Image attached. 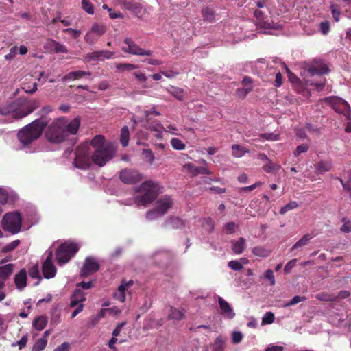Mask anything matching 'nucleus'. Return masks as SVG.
I'll return each mask as SVG.
<instances>
[{"label": "nucleus", "instance_id": "obj_1", "mask_svg": "<svg viewBox=\"0 0 351 351\" xmlns=\"http://www.w3.org/2000/svg\"><path fill=\"white\" fill-rule=\"evenodd\" d=\"M80 123V117H76L70 122L64 117L58 118L48 127L45 133L46 138L53 143L64 142L69 135L77 133Z\"/></svg>", "mask_w": 351, "mask_h": 351}, {"label": "nucleus", "instance_id": "obj_2", "mask_svg": "<svg viewBox=\"0 0 351 351\" xmlns=\"http://www.w3.org/2000/svg\"><path fill=\"white\" fill-rule=\"evenodd\" d=\"M136 195L134 202L138 206H147L156 199L160 193V186L158 182L151 180L142 182L135 189Z\"/></svg>", "mask_w": 351, "mask_h": 351}, {"label": "nucleus", "instance_id": "obj_3", "mask_svg": "<svg viewBox=\"0 0 351 351\" xmlns=\"http://www.w3.org/2000/svg\"><path fill=\"white\" fill-rule=\"evenodd\" d=\"M48 122L46 118H40L25 125L17 134L19 141L24 146L30 145L41 136Z\"/></svg>", "mask_w": 351, "mask_h": 351}, {"label": "nucleus", "instance_id": "obj_4", "mask_svg": "<svg viewBox=\"0 0 351 351\" xmlns=\"http://www.w3.org/2000/svg\"><path fill=\"white\" fill-rule=\"evenodd\" d=\"M173 204V201L169 195H165L156 199L154 208L147 212L146 218L148 220H154L163 216L172 207Z\"/></svg>", "mask_w": 351, "mask_h": 351}, {"label": "nucleus", "instance_id": "obj_5", "mask_svg": "<svg viewBox=\"0 0 351 351\" xmlns=\"http://www.w3.org/2000/svg\"><path fill=\"white\" fill-rule=\"evenodd\" d=\"M90 145L88 142L80 145L75 150L73 164L75 167L80 169H86L90 165L92 159L90 157Z\"/></svg>", "mask_w": 351, "mask_h": 351}, {"label": "nucleus", "instance_id": "obj_6", "mask_svg": "<svg viewBox=\"0 0 351 351\" xmlns=\"http://www.w3.org/2000/svg\"><path fill=\"white\" fill-rule=\"evenodd\" d=\"M116 152V149L111 143L97 147L92 154V161L99 167H103L110 160Z\"/></svg>", "mask_w": 351, "mask_h": 351}, {"label": "nucleus", "instance_id": "obj_7", "mask_svg": "<svg viewBox=\"0 0 351 351\" xmlns=\"http://www.w3.org/2000/svg\"><path fill=\"white\" fill-rule=\"evenodd\" d=\"M22 217L18 212L6 213L2 219V228L5 231L17 234L21 230Z\"/></svg>", "mask_w": 351, "mask_h": 351}, {"label": "nucleus", "instance_id": "obj_8", "mask_svg": "<svg viewBox=\"0 0 351 351\" xmlns=\"http://www.w3.org/2000/svg\"><path fill=\"white\" fill-rule=\"evenodd\" d=\"M79 250V246L75 243H64L56 251V259L59 264L68 263Z\"/></svg>", "mask_w": 351, "mask_h": 351}, {"label": "nucleus", "instance_id": "obj_9", "mask_svg": "<svg viewBox=\"0 0 351 351\" xmlns=\"http://www.w3.org/2000/svg\"><path fill=\"white\" fill-rule=\"evenodd\" d=\"M120 180L126 184H134L143 179V176L138 170L125 168L119 172Z\"/></svg>", "mask_w": 351, "mask_h": 351}, {"label": "nucleus", "instance_id": "obj_10", "mask_svg": "<svg viewBox=\"0 0 351 351\" xmlns=\"http://www.w3.org/2000/svg\"><path fill=\"white\" fill-rule=\"evenodd\" d=\"M124 45L121 49L125 53H128L136 56H148L152 55V51L145 50L140 47L132 39L126 38L124 41Z\"/></svg>", "mask_w": 351, "mask_h": 351}, {"label": "nucleus", "instance_id": "obj_11", "mask_svg": "<svg viewBox=\"0 0 351 351\" xmlns=\"http://www.w3.org/2000/svg\"><path fill=\"white\" fill-rule=\"evenodd\" d=\"M326 100L328 101L333 109L339 114H343L348 118L350 116L351 108L345 100L339 97H327Z\"/></svg>", "mask_w": 351, "mask_h": 351}, {"label": "nucleus", "instance_id": "obj_12", "mask_svg": "<svg viewBox=\"0 0 351 351\" xmlns=\"http://www.w3.org/2000/svg\"><path fill=\"white\" fill-rule=\"evenodd\" d=\"M24 101V98H19L10 103L0 105V114L8 115L12 114L13 117L15 119V114L19 111L20 107L23 106Z\"/></svg>", "mask_w": 351, "mask_h": 351}, {"label": "nucleus", "instance_id": "obj_13", "mask_svg": "<svg viewBox=\"0 0 351 351\" xmlns=\"http://www.w3.org/2000/svg\"><path fill=\"white\" fill-rule=\"evenodd\" d=\"M24 99L25 101L23 104V106L20 107L19 111L15 114L16 119H20L26 117L34 112L40 106V101L38 99H33L30 101H27L25 99Z\"/></svg>", "mask_w": 351, "mask_h": 351}, {"label": "nucleus", "instance_id": "obj_14", "mask_svg": "<svg viewBox=\"0 0 351 351\" xmlns=\"http://www.w3.org/2000/svg\"><path fill=\"white\" fill-rule=\"evenodd\" d=\"M100 265L93 257H87L80 271V276L82 278L88 276L99 269Z\"/></svg>", "mask_w": 351, "mask_h": 351}, {"label": "nucleus", "instance_id": "obj_15", "mask_svg": "<svg viewBox=\"0 0 351 351\" xmlns=\"http://www.w3.org/2000/svg\"><path fill=\"white\" fill-rule=\"evenodd\" d=\"M42 271L45 278L49 279L55 276L56 268L51 261V255L49 254L42 265Z\"/></svg>", "mask_w": 351, "mask_h": 351}, {"label": "nucleus", "instance_id": "obj_16", "mask_svg": "<svg viewBox=\"0 0 351 351\" xmlns=\"http://www.w3.org/2000/svg\"><path fill=\"white\" fill-rule=\"evenodd\" d=\"M183 167L193 177L197 176L199 174H202V175H212L213 174V173L206 167L195 166L191 162L185 164L183 166Z\"/></svg>", "mask_w": 351, "mask_h": 351}, {"label": "nucleus", "instance_id": "obj_17", "mask_svg": "<svg viewBox=\"0 0 351 351\" xmlns=\"http://www.w3.org/2000/svg\"><path fill=\"white\" fill-rule=\"evenodd\" d=\"M308 71L311 75H324L329 72L328 66L322 62L314 61L311 65L309 66Z\"/></svg>", "mask_w": 351, "mask_h": 351}, {"label": "nucleus", "instance_id": "obj_18", "mask_svg": "<svg viewBox=\"0 0 351 351\" xmlns=\"http://www.w3.org/2000/svg\"><path fill=\"white\" fill-rule=\"evenodd\" d=\"M218 303L222 315L228 319H232L234 317L235 313L228 302H226L223 298L218 297Z\"/></svg>", "mask_w": 351, "mask_h": 351}, {"label": "nucleus", "instance_id": "obj_19", "mask_svg": "<svg viewBox=\"0 0 351 351\" xmlns=\"http://www.w3.org/2000/svg\"><path fill=\"white\" fill-rule=\"evenodd\" d=\"M15 268L14 264L8 263L0 266V282L5 285V281L11 276Z\"/></svg>", "mask_w": 351, "mask_h": 351}, {"label": "nucleus", "instance_id": "obj_20", "mask_svg": "<svg viewBox=\"0 0 351 351\" xmlns=\"http://www.w3.org/2000/svg\"><path fill=\"white\" fill-rule=\"evenodd\" d=\"M27 272L25 269H22L16 274L14 277V283L16 288L22 290L27 285Z\"/></svg>", "mask_w": 351, "mask_h": 351}, {"label": "nucleus", "instance_id": "obj_21", "mask_svg": "<svg viewBox=\"0 0 351 351\" xmlns=\"http://www.w3.org/2000/svg\"><path fill=\"white\" fill-rule=\"evenodd\" d=\"M202 15L204 21L212 23L215 21L216 12L214 8L206 6L202 9Z\"/></svg>", "mask_w": 351, "mask_h": 351}, {"label": "nucleus", "instance_id": "obj_22", "mask_svg": "<svg viewBox=\"0 0 351 351\" xmlns=\"http://www.w3.org/2000/svg\"><path fill=\"white\" fill-rule=\"evenodd\" d=\"M85 300L86 298L83 291L80 289H76L71 298L70 306L71 307H75Z\"/></svg>", "mask_w": 351, "mask_h": 351}, {"label": "nucleus", "instance_id": "obj_23", "mask_svg": "<svg viewBox=\"0 0 351 351\" xmlns=\"http://www.w3.org/2000/svg\"><path fill=\"white\" fill-rule=\"evenodd\" d=\"M125 8L131 11L136 16H139L143 12V6L138 2L128 1L124 3Z\"/></svg>", "mask_w": 351, "mask_h": 351}, {"label": "nucleus", "instance_id": "obj_24", "mask_svg": "<svg viewBox=\"0 0 351 351\" xmlns=\"http://www.w3.org/2000/svg\"><path fill=\"white\" fill-rule=\"evenodd\" d=\"M91 75L90 72H86L84 71H75L69 72L68 74L64 75L62 78L64 81L68 80H75L82 78L85 76H89Z\"/></svg>", "mask_w": 351, "mask_h": 351}, {"label": "nucleus", "instance_id": "obj_25", "mask_svg": "<svg viewBox=\"0 0 351 351\" xmlns=\"http://www.w3.org/2000/svg\"><path fill=\"white\" fill-rule=\"evenodd\" d=\"M332 169L331 160H321L315 165L317 173H323L329 171Z\"/></svg>", "mask_w": 351, "mask_h": 351}, {"label": "nucleus", "instance_id": "obj_26", "mask_svg": "<svg viewBox=\"0 0 351 351\" xmlns=\"http://www.w3.org/2000/svg\"><path fill=\"white\" fill-rule=\"evenodd\" d=\"M48 44L51 48L53 49L56 53H66L69 51L67 47L64 45L55 40H49L48 41Z\"/></svg>", "mask_w": 351, "mask_h": 351}, {"label": "nucleus", "instance_id": "obj_27", "mask_svg": "<svg viewBox=\"0 0 351 351\" xmlns=\"http://www.w3.org/2000/svg\"><path fill=\"white\" fill-rule=\"evenodd\" d=\"M313 236L310 234H304L299 241H298L291 247V251L293 252V250L299 248H302V247H304L308 245L310 240L313 239Z\"/></svg>", "mask_w": 351, "mask_h": 351}, {"label": "nucleus", "instance_id": "obj_28", "mask_svg": "<svg viewBox=\"0 0 351 351\" xmlns=\"http://www.w3.org/2000/svg\"><path fill=\"white\" fill-rule=\"evenodd\" d=\"M280 168L279 164L274 163L271 160L263 166V169L267 173H276Z\"/></svg>", "mask_w": 351, "mask_h": 351}, {"label": "nucleus", "instance_id": "obj_29", "mask_svg": "<svg viewBox=\"0 0 351 351\" xmlns=\"http://www.w3.org/2000/svg\"><path fill=\"white\" fill-rule=\"evenodd\" d=\"M130 140V132L128 126H123L121 130L120 143L123 147H127Z\"/></svg>", "mask_w": 351, "mask_h": 351}, {"label": "nucleus", "instance_id": "obj_30", "mask_svg": "<svg viewBox=\"0 0 351 351\" xmlns=\"http://www.w3.org/2000/svg\"><path fill=\"white\" fill-rule=\"evenodd\" d=\"M106 27L102 23H95L93 24L90 31L99 38L106 32Z\"/></svg>", "mask_w": 351, "mask_h": 351}, {"label": "nucleus", "instance_id": "obj_31", "mask_svg": "<svg viewBox=\"0 0 351 351\" xmlns=\"http://www.w3.org/2000/svg\"><path fill=\"white\" fill-rule=\"evenodd\" d=\"M47 324V319L45 316L41 315L39 317H37L34 322H33V326L35 329L37 330H42L45 328Z\"/></svg>", "mask_w": 351, "mask_h": 351}, {"label": "nucleus", "instance_id": "obj_32", "mask_svg": "<svg viewBox=\"0 0 351 351\" xmlns=\"http://www.w3.org/2000/svg\"><path fill=\"white\" fill-rule=\"evenodd\" d=\"M245 246V239L240 237L238 241L234 242L232 245V250L237 254H241Z\"/></svg>", "mask_w": 351, "mask_h": 351}, {"label": "nucleus", "instance_id": "obj_33", "mask_svg": "<svg viewBox=\"0 0 351 351\" xmlns=\"http://www.w3.org/2000/svg\"><path fill=\"white\" fill-rule=\"evenodd\" d=\"M184 317V312L182 310L171 307L170 313L168 315L169 319L181 320Z\"/></svg>", "mask_w": 351, "mask_h": 351}, {"label": "nucleus", "instance_id": "obj_34", "mask_svg": "<svg viewBox=\"0 0 351 351\" xmlns=\"http://www.w3.org/2000/svg\"><path fill=\"white\" fill-rule=\"evenodd\" d=\"M168 92L180 101H182L184 98V90L180 87L171 86L168 89Z\"/></svg>", "mask_w": 351, "mask_h": 351}, {"label": "nucleus", "instance_id": "obj_35", "mask_svg": "<svg viewBox=\"0 0 351 351\" xmlns=\"http://www.w3.org/2000/svg\"><path fill=\"white\" fill-rule=\"evenodd\" d=\"M105 143V138L102 135H97L95 136L90 141L89 145L93 146L95 148L106 146L108 143Z\"/></svg>", "mask_w": 351, "mask_h": 351}, {"label": "nucleus", "instance_id": "obj_36", "mask_svg": "<svg viewBox=\"0 0 351 351\" xmlns=\"http://www.w3.org/2000/svg\"><path fill=\"white\" fill-rule=\"evenodd\" d=\"M315 298L319 301L324 302H335L334 294H330L327 292H322L315 295Z\"/></svg>", "mask_w": 351, "mask_h": 351}, {"label": "nucleus", "instance_id": "obj_37", "mask_svg": "<svg viewBox=\"0 0 351 351\" xmlns=\"http://www.w3.org/2000/svg\"><path fill=\"white\" fill-rule=\"evenodd\" d=\"M270 252L269 250L260 246L255 247L252 249V253L255 256L260 257H267L270 254Z\"/></svg>", "mask_w": 351, "mask_h": 351}, {"label": "nucleus", "instance_id": "obj_38", "mask_svg": "<svg viewBox=\"0 0 351 351\" xmlns=\"http://www.w3.org/2000/svg\"><path fill=\"white\" fill-rule=\"evenodd\" d=\"M232 154L234 156L239 158L243 156L248 150L245 149L241 145L234 144L232 145Z\"/></svg>", "mask_w": 351, "mask_h": 351}, {"label": "nucleus", "instance_id": "obj_39", "mask_svg": "<svg viewBox=\"0 0 351 351\" xmlns=\"http://www.w3.org/2000/svg\"><path fill=\"white\" fill-rule=\"evenodd\" d=\"M47 344V339H39L36 341V343L33 346L32 351H42L45 348Z\"/></svg>", "mask_w": 351, "mask_h": 351}, {"label": "nucleus", "instance_id": "obj_40", "mask_svg": "<svg viewBox=\"0 0 351 351\" xmlns=\"http://www.w3.org/2000/svg\"><path fill=\"white\" fill-rule=\"evenodd\" d=\"M166 224L171 225L173 228H180L183 226L182 220L178 217H171L166 221Z\"/></svg>", "mask_w": 351, "mask_h": 351}, {"label": "nucleus", "instance_id": "obj_41", "mask_svg": "<svg viewBox=\"0 0 351 351\" xmlns=\"http://www.w3.org/2000/svg\"><path fill=\"white\" fill-rule=\"evenodd\" d=\"M20 243V240H14L11 243L3 246L2 248V252L5 253L12 252L19 245Z\"/></svg>", "mask_w": 351, "mask_h": 351}, {"label": "nucleus", "instance_id": "obj_42", "mask_svg": "<svg viewBox=\"0 0 351 351\" xmlns=\"http://www.w3.org/2000/svg\"><path fill=\"white\" fill-rule=\"evenodd\" d=\"M298 206V204L296 202L293 201L287 204H286L285 206L282 207L280 210H279V213L282 215H285L287 212L289 210H291L293 209L296 208Z\"/></svg>", "mask_w": 351, "mask_h": 351}, {"label": "nucleus", "instance_id": "obj_43", "mask_svg": "<svg viewBox=\"0 0 351 351\" xmlns=\"http://www.w3.org/2000/svg\"><path fill=\"white\" fill-rule=\"evenodd\" d=\"M82 9L89 14H94V7L93 3L88 0H82Z\"/></svg>", "mask_w": 351, "mask_h": 351}, {"label": "nucleus", "instance_id": "obj_44", "mask_svg": "<svg viewBox=\"0 0 351 351\" xmlns=\"http://www.w3.org/2000/svg\"><path fill=\"white\" fill-rule=\"evenodd\" d=\"M171 145L174 149L183 150L185 149V144L178 138H173L171 140Z\"/></svg>", "mask_w": 351, "mask_h": 351}, {"label": "nucleus", "instance_id": "obj_45", "mask_svg": "<svg viewBox=\"0 0 351 351\" xmlns=\"http://www.w3.org/2000/svg\"><path fill=\"white\" fill-rule=\"evenodd\" d=\"M275 315L272 312H267L262 318V325L271 324L274 322Z\"/></svg>", "mask_w": 351, "mask_h": 351}, {"label": "nucleus", "instance_id": "obj_46", "mask_svg": "<svg viewBox=\"0 0 351 351\" xmlns=\"http://www.w3.org/2000/svg\"><path fill=\"white\" fill-rule=\"evenodd\" d=\"M330 8L335 21H339L341 14L339 6L337 4L331 3Z\"/></svg>", "mask_w": 351, "mask_h": 351}, {"label": "nucleus", "instance_id": "obj_47", "mask_svg": "<svg viewBox=\"0 0 351 351\" xmlns=\"http://www.w3.org/2000/svg\"><path fill=\"white\" fill-rule=\"evenodd\" d=\"M98 38L99 37L94 34L90 30H89L84 36V40L90 45L95 44Z\"/></svg>", "mask_w": 351, "mask_h": 351}, {"label": "nucleus", "instance_id": "obj_48", "mask_svg": "<svg viewBox=\"0 0 351 351\" xmlns=\"http://www.w3.org/2000/svg\"><path fill=\"white\" fill-rule=\"evenodd\" d=\"M116 67L119 70L132 71L138 68V66L130 63H119L117 64Z\"/></svg>", "mask_w": 351, "mask_h": 351}, {"label": "nucleus", "instance_id": "obj_49", "mask_svg": "<svg viewBox=\"0 0 351 351\" xmlns=\"http://www.w3.org/2000/svg\"><path fill=\"white\" fill-rule=\"evenodd\" d=\"M343 224L341 226L340 230L344 233L351 232V221L346 217L342 219Z\"/></svg>", "mask_w": 351, "mask_h": 351}, {"label": "nucleus", "instance_id": "obj_50", "mask_svg": "<svg viewBox=\"0 0 351 351\" xmlns=\"http://www.w3.org/2000/svg\"><path fill=\"white\" fill-rule=\"evenodd\" d=\"M142 154L143 155L144 158L147 159L148 162L150 164L153 163L155 157L152 151L150 149H143Z\"/></svg>", "mask_w": 351, "mask_h": 351}, {"label": "nucleus", "instance_id": "obj_51", "mask_svg": "<svg viewBox=\"0 0 351 351\" xmlns=\"http://www.w3.org/2000/svg\"><path fill=\"white\" fill-rule=\"evenodd\" d=\"M228 267L234 271H241L243 269V265L238 261H230L228 263Z\"/></svg>", "mask_w": 351, "mask_h": 351}, {"label": "nucleus", "instance_id": "obj_52", "mask_svg": "<svg viewBox=\"0 0 351 351\" xmlns=\"http://www.w3.org/2000/svg\"><path fill=\"white\" fill-rule=\"evenodd\" d=\"M309 149V146L307 144H302L297 146L295 150L293 152L295 156H298L302 153H306Z\"/></svg>", "mask_w": 351, "mask_h": 351}, {"label": "nucleus", "instance_id": "obj_53", "mask_svg": "<svg viewBox=\"0 0 351 351\" xmlns=\"http://www.w3.org/2000/svg\"><path fill=\"white\" fill-rule=\"evenodd\" d=\"M306 300L305 296H300V295H295L294 296L291 300H289L285 306H290L295 305L296 304L304 301Z\"/></svg>", "mask_w": 351, "mask_h": 351}, {"label": "nucleus", "instance_id": "obj_54", "mask_svg": "<svg viewBox=\"0 0 351 351\" xmlns=\"http://www.w3.org/2000/svg\"><path fill=\"white\" fill-rule=\"evenodd\" d=\"M262 138L267 141H278L279 140V135L274 133H263L259 135Z\"/></svg>", "mask_w": 351, "mask_h": 351}, {"label": "nucleus", "instance_id": "obj_55", "mask_svg": "<svg viewBox=\"0 0 351 351\" xmlns=\"http://www.w3.org/2000/svg\"><path fill=\"white\" fill-rule=\"evenodd\" d=\"M126 289V285H125V283L121 282V284L118 287V291L119 293V300L122 302L125 300V291Z\"/></svg>", "mask_w": 351, "mask_h": 351}, {"label": "nucleus", "instance_id": "obj_56", "mask_svg": "<svg viewBox=\"0 0 351 351\" xmlns=\"http://www.w3.org/2000/svg\"><path fill=\"white\" fill-rule=\"evenodd\" d=\"M243 339V334L239 331H234L232 334V342L234 344L239 343Z\"/></svg>", "mask_w": 351, "mask_h": 351}, {"label": "nucleus", "instance_id": "obj_57", "mask_svg": "<svg viewBox=\"0 0 351 351\" xmlns=\"http://www.w3.org/2000/svg\"><path fill=\"white\" fill-rule=\"evenodd\" d=\"M253 88L252 86L247 87V88H238L237 90V95L239 97H245L247 96V95L250 93L252 90Z\"/></svg>", "mask_w": 351, "mask_h": 351}, {"label": "nucleus", "instance_id": "obj_58", "mask_svg": "<svg viewBox=\"0 0 351 351\" xmlns=\"http://www.w3.org/2000/svg\"><path fill=\"white\" fill-rule=\"evenodd\" d=\"M261 184V182H258L248 186L240 187L238 189V191L241 193L242 192H250L254 190L257 186Z\"/></svg>", "mask_w": 351, "mask_h": 351}, {"label": "nucleus", "instance_id": "obj_59", "mask_svg": "<svg viewBox=\"0 0 351 351\" xmlns=\"http://www.w3.org/2000/svg\"><path fill=\"white\" fill-rule=\"evenodd\" d=\"M319 29L324 35L327 34L330 31L329 22L327 21L321 22L319 24Z\"/></svg>", "mask_w": 351, "mask_h": 351}, {"label": "nucleus", "instance_id": "obj_60", "mask_svg": "<svg viewBox=\"0 0 351 351\" xmlns=\"http://www.w3.org/2000/svg\"><path fill=\"white\" fill-rule=\"evenodd\" d=\"M265 278L267 279L271 285H275V277L271 269H267L264 274Z\"/></svg>", "mask_w": 351, "mask_h": 351}, {"label": "nucleus", "instance_id": "obj_61", "mask_svg": "<svg viewBox=\"0 0 351 351\" xmlns=\"http://www.w3.org/2000/svg\"><path fill=\"white\" fill-rule=\"evenodd\" d=\"M18 47L16 46L12 47L10 49V52L5 56V58L8 60H13L17 53Z\"/></svg>", "mask_w": 351, "mask_h": 351}, {"label": "nucleus", "instance_id": "obj_62", "mask_svg": "<svg viewBox=\"0 0 351 351\" xmlns=\"http://www.w3.org/2000/svg\"><path fill=\"white\" fill-rule=\"evenodd\" d=\"M297 259H292L289 261L284 267V271L286 274H289L291 272L292 268H293L296 265Z\"/></svg>", "mask_w": 351, "mask_h": 351}, {"label": "nucleus", "instance_id": "obj_63", "mask_svg": "<svg viewBox=\"0 0 351 351\" xmlns=\"http://www.w3.org/2000/svg\"><path fill=\"white\" fill-rule=\"evenodd\" d=\"M237 226L234 222H229L225 226V230L226 234H232L234 232Z\"/></svg>", "mask_w": 351, "mask_h": 351}, {"label": "nucleus", "instance_id": "obj_64", "mask_svg": "<svg viewBox=\"0 0 351 351\" xmlns=\"http://www.w3.org/2000/svg\"><path fill=\"white\" fill-rule=\"evenodd\" d=\"M223 340L222 337H218L215 341V349L219 350L220 351H222L223 350Z\"/></svg>", "mask_w": 351, "mask_h": 351}]
</instances>
